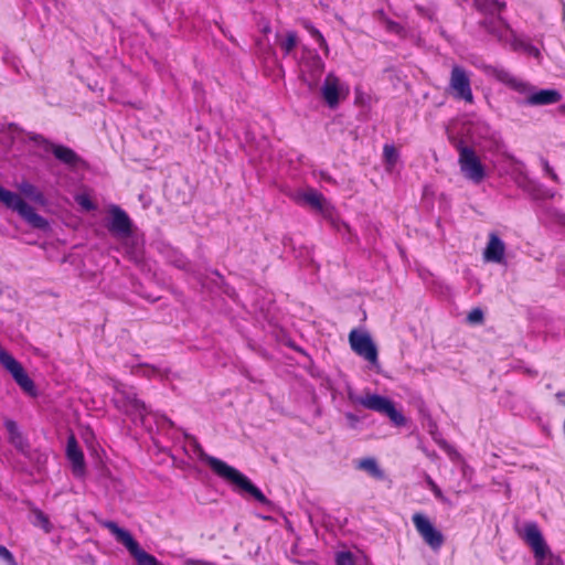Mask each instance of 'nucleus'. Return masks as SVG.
Listing matches in <instances>:
<instances>
[{
    "label": "nucleus",
    "mask_w": 565,
    "mask_h": 565,
    "mask_svg": "<svg viewBox=\"0 0 565 565\" xmlns=\"http://www.w3.org/2000/svg\"><path fill=\"white\" fill-rule=\"evenodd\" d=\"M486 73L502 83L510 89L524 97L523 104L527 106H546L558 103L562 95L557 89H536L529 82L513 75L503 67L487 66Z\"/></svg>",
    "instance_id": "nucleus-1"
},
{
    "label": "nucleus",
    "mask_w": 565,
    "mask_h": 565,
    "mask_svg": "<svg viewBox=\"0 0 565 565\" xmlns=\"http://www.w3.org/2000/svg\"><path fill=\"white\" fill-rule=\"evenodd\" d=\"M204 461L217 477L230 483L238 493L248 494L260 504H270V501L266 498L262 490L256 487L248 477H246L236 468L227 465L225 461L216 457L209 455L204 456Z\"/></svg>",
    "instance_id": "nucleus-2"
},
{
    "label": "nucleus",
    "mask_w": 565,
    "mask_h": 565,
    "mask_svg": "<svg viewBox=\"0 0 565 565\" xmlns=\"http://www.w3.org/2000/svg\"><path fill=\"white\" fill-rule=\"evenodd\" d=\"M295 57L297 58L299 79L307 85L310 92H313L317 89L324 72V62L316 50L305 45L301 47L300 56L295 55Z\"/></svg>",
    "instance_id": "nucleus-3"
},
{
    "label": "nucleus",
    "mask_w": 565,
    "mask_h": 565,
    "mask_svg": "<svg viewBox=\"0 0 565 565\" xmlns=\"http://www.w3.org/2000/svg\"><path fill=\"white\" fill-rule=\"evenodd\" d=\"M458 152V164L461 174L475 184L481 183L486 177V167L472 147L465 143L462 139L451 141Z\"/></svg>",
    "instance_id": "nucleus-4"
},
{
    "label": "nucleus",
    "mask_w": 565,
    "mask_h": 565,
    "mask_svg": "<svg viewBox=\"0 0 565 565\" xmlns=\"http://www.w3.org/2000/svg\"><path fill=\"white\" fill-rule=\"evenodd\" d=\"M520 537L532 550L537 565H554L558 561V557L553 555L535 522L525 523L522 532H520Z\"/></svg>",
    "instance_id": "nucleus-5"
},
{
    "label": "nucleus",
    "mask_w": 565,
    "mask_h": 565,
    "mask_svg": "<svg viewBox=\"0 0 565 565\" xmlns=\"http://www.w3.org/2000/svg\"><path fill=\"white\" fill-rule=\"evenodd\" d=\"M0 202L8 209L18 212V214L32 227L38 230H46L49 222L38 214L35 210L29 205L19 194L6 190L0 185Z\"/></svg>",
    "instance_id": "nucleus-6"
},
{
    "label": "nucleus",
    "mask_w": 565,
    "mask_h": 565,
    "mask_svg": "<svg viewBox=\"0 0 565 565\" xmlns=\"http://www.w3.org/2000/svg\"><path fill=\"white\" fill-rule=\"evenodd\" d=\"M103 526L107 529L122 544L138 565H161V563L151 554L143 551L131 533L118 526L114 521H105Z\"/></svg>",
    "instance_id": "nucleus-7"
},
{
    "label": "nucleus",
    "mask_w": 565,
    "mask_h": 565,
    "mask_svg": "<svg viewBox=\"0 0 565 565\" xmlns=\"http://www.w3.org/2000/svg\"><path fill=\"white\" fill-rule=\"evenodd\" d=\"M114 404L117 409L124 412L128 416L139 417L141 420L149 414V409L145 402L138 398L134 387L117 384L115 386Z\"/></svg>",
    "instance_id": "nucleus-8"
},
{
    "label": "nucleus",
    "mask_w": 565,
    "mask_h": 565,
    "mask_svg": "<svg viewBox=\"0 0 565 565\" xmlns=\"http://www.w3.org/2000/svg\"><path fill=\"white\" fill-rule=\"evenodd\" d=\"M354 402L363 406L364 408L387 416L390 420L397 427L406 425V417L403 415L402 412L396 409L394 402L385 396L367 393L364 396L355 398Z\"/></svg>",
    "instance_id": "nucleus-9"
},
{
    "label": "nucleus",
    "mask_w": 565,
    "mask_h": 565,
    "mask_svg": "<svg viewBox=\"0 0 565 565\" xmlns=\"http://www.w3.org/2000/svg\"><path fill=\"white\" fill-rule=\"evenodd\" d=\"M448 93L458 100L473 104L470 73L460 65H454L449 76Z\"/></svg>",
    "instance_id": "nucleus-10"
},
{
    "label": "nucleus",
    "mask_w": 565,
    "mask_h": 565,
    "mask_svg": "<svg viewBox=\"0 0 565 565\" xmlns=\"http://www.w3.org/2000/svg\"><path fill=\"white\" fill-rule=\"evenodd\" d=\"M0 364L11 374L21 390L30 396H36V388L22 364L0 345Z\"/></svg>",
    "instance_id": "nucleus-11"
},
{
    "label": "nucleus",
    "mask_w": 565,
    "mask_h": 565,
    "mask_svg": "<svg viewBox=\"0 0 565 565\" xmlns=\"http://www.w3.org/2000/svg\"><path fill=\"white\" fill-rule=\"evenodd\" d=\"M413 524L423 541L433 550H439L444 542V535L438 531L427 516L416 512L412 516Z\"/></svg>",
    "instance_id": "nucleus-12"
},
{
    "label": "nucleus",
    "mask_w": 565,
    "mask_h": 565,
    "mask_svg": "<svg viewBox=\"0 0 565 565\" xmlns=\"http://www.w3.org/2000/svg\"><path fill=\"white\" fill-rule=\"evenodd\" d=\"M349 343L353 352L370 363H376L379 353L371 335L366 332H359L356 329L349 333Z\"/></svg>",
    "instance_id": "nucleus-13"
},
{
    "label": "nucleus",
    "mask_w": 565,
    "mask_h": 565,
    "mask_svg": "<svg viewBox=\"0 0 565 565\" xmlns=\"http://www.w3.org/2000/svg\"><path fill=\"white\" fill-rule=\"evenodd\" d=\"M31 140L45 151L52 152L54 157L64 164L76 167L81 162V157L70 147L53 143L42 135H34L31 137Z\"/></svg>",
    "instance_id": "nucleus-14"
},
{
    "label": "nucleus",
    "mask_w": 565,
    "mask_h": 565,
    "mask_svg": "<svg viewBox=\"0 0 565 565\" xmlns=\"http://www.w3.org/2000/svg\"><path fill=\"white\" fill-rule=\"evenodd\" d=\"M109 214L108 231L116 236L129 237L132 234V222L127 212L118 205H111Z\"/></svg>",
    "instance_id": "nucleus-15"
},
{
    "label": "nucleus",
    "mask_w": 565,
    "mask_h": 565,
    "mask_svg": "<svg viewBox=\"0 0 565 565\" xmlns=\"http://www.w3.org/2000/svg\"><path fill=\"white\" fill-rule=\"evenodd\" d=\"M321 95L329 108H335L341 98H345L348 89L342 94V87L339 77L334 73H329L321 87Z\"/></svg>",
    "instance_id": "nucleus-16"
},
{
    "label": "nucleus",
    "mask_w": 565,
    "mask_h": 565,
    "mask_svg": "<svg viewBox=\"0 0 565 565\" xmlns=\"http://www.w3.org/2000/svg\"><path fill=\"white\" fill-rule=\"evenodd\" d=\"M66 456L72 462L73 472L76 476H82L85 471V459L82 449L74 435L67 438Z\"/></svg>",
    "instance_id": "nucleus-17"
},
{
    "label": "nucleus",
    "mask_w": 565,
    "mask_h": 565,
    "mask_svg": "<svg viewBox=\"0 0 565 565\" xmlns=\"http://www.w3.org/2000/svg\"><path fill=\"white\" fill-rule=\"evenodd\" d=\"M4 427L8 431L9 443L20 452L25 454L30 445L23 434L19 430L17 423L13 419L7 418L4 420Z\"/></svg>",
    "instance_id": "nucleus-18"
},
{
    "label": "nucleus",
    "mask_w": 565,
    "mask_h": 565,
    "mask_svg": "<svg viewBox=\"0 0 565 565\" xmlns=\"http://www.w3.org/2000/svg\"><path fill=\"white\" fill-rule=\"evenodd\" d=\"M298 203H305L312 207L315 211L324 213L328 209V203L322 193L315 189L305 191L297 196Z\"/></svg>",
    "instance_id": "nucleus-19"
},
{
    "label": "nucleus",
    "mask_w": 565,
    "mask_h": 565,
    "mask_svg": "<svg viewBox=\"0 0 565 565\" xmlns=\"http://www.w3.org/2000/svg\"><path fill=\"white\" fill-rule=\"evenodd\" d=\"M505 246L495 233L489 235V242L484 249V258L489 262L501 263L504 258Z\"/></svg>",
    "instance_id": "nucleus-20"
},
{
    "label": "nucleus",
    "mask_w": 565,
    "mask_h": 565,
    "mask_svg": "<svg viewBox=\"0 0 565 565\" xmlns=\"http://www.w3.org/2000/svg\"><path fill=\"white\" fill-rule=\"evenodd\" d=\"M480 26L498 40H501L508 31V25L500 17H487L480 22Z\"/></svg>",
    "instance_id": "nucleus-21"
},
{
    "label": "nucleus",
    "mask_w": 565,
    "mask_h": 565,
    "mask_svg": "<svg viewBox=\"0 0 565 565\" xmlns=\"http://www.w3.org/2000/svg\"><path fill=\"white\" fill-rule=\"evenodd\" d=\"M19 191L26 198L31 199L36 203H43L44 196L41 191L38 190L35 185L28 181H23L19 185Z\"/></svg>",
    "instance_id": "nucleus-22"
},
{
    "label": "nucleus",
    "mask_w": 565,
    "mask_h": 565,
    "mask_svg": "<svg viewBox=\"0 0 565 565\" xmlns=\"http://www.w3.org/2000/svg\"><path fill=\"white\" fill-rule=\"evenodd\" d=\"M285 56L290 55L298 45V35L295 31H288L285 39L279 42Z\"/></svg>",
    "instance_id": "nucleus-23"
},
{
    "label": "nucleus",
    "mask_w": 565,
    "mask_h": 565,
    "mask_svg": "<svg viewBox=\"0 0 565 565\" xmlns=\"http://www.w3.org/2000/svg\"><path fill=\"white\" fill-rule=\"evenodd\" d=\"M32 512L34 513L35 516L34 525L42 527L45 533H51L53 526L50 522L49 516L40 509H33Z\"/></svg>",
    "instance_id": "nucleus-24"
},
{
    "label": "nucleus",
    "mask_w": 565,
    "mask_h": 565,
    "mask_svg": "<svg viewBox=\"0 0 565 565\" xmlns=\"http://www.w3.org/2000/svg\"><path fill=\"white\" fill-rule=\"evenodd\" d=\"M383 157L387 164L394 166L398 160V152L393 145H384Z\"/></svg>",
    "instance_id": "nucleus-25"
},
{
    "label": "nucleus",
    "mask_w": 565,
    "mask_h": 565,
    "mask_svg": "<svg viewBox=\"0 0 565 565\" xmlns=\"http://www.w3.org/2000/svg\"><path fill=\"white\" fill-rule=\"evenodd\" d=\"M335 564L337 565H356V562H355V557L352 552L344 551V552L337 553Z\"/></svg>",
    "instance_id": "nucleus-26"
},
{
    "label": "nucleus",
    "mask_w": 565,
    "mask_h": 565,
    "mask_svg": "<svg viewBox=\"0 0 565 565\" xmlns=\"http://www.w3.org/2000/svg\"><path fill=\"white\" fill-rule=\"evenodd\" d=\"M484 320L483 311L480 308L472 309L467 317V321L471 324H480Z\"/></svg>",
    "instance_id": "nucleus-27"
},
{
    "label": "nucleus",
    "mask_w": 565,
    "mask_h": 565,
    "mask_svg": "<svg viewBox=\"0 0 565 565\" xmlns=\"http://www.w3.org/2000/svg\"><path fill=\"white\" fill-rule=\"evenodd\" d=\"M425 481L428 486V488L430 489V491L434 493V495L440 500V501H445V497L443 494V491L440 490V488L438 487V484L433 480V478L429 476V475H426L425 477Z\"/></svg>",
    "instance_id": "nucleus-28"
},
{
    "label": "nucleus",
    "mask_w": 565,
    "mask_h": 565,
    "mask_svg": "<svg viewBox=\"0 0 565 565\" xmlns=\"http://www.w3.org/2000/svg\"><path fill=\"white\" fill-rule=\"evenodd\" d=\"M541 166L545 172V175L550 177L554 182L559 183V178L554 169L550 166L545 158L540 159Z\"/></svg>",
    "instance_id": "nucleus-29"
},
{
    "label": "nucleus",
    "mask_w": 565,
    "mask_h": 565,
    "mask_svg": "<svg viewBox=\"0 0 565 565\" xmlns=\"http://www.w3.org/2000/svg\"><path fill=\"white\" fill-rule=\"evenodd\" d=\"M385 26H386L387 31L396 33V34H399L403 32V26L393 20H386Z\"/></svg>",
    "instance_id": "nucleus-30"
},
{
    "label": "nucleus",
    "mask_w": 565,
    "mask_h": 565,
    "mask_svg": "<svg viewBox=\"0 0 565 565\" xmlns=\"http://www.w3.org/2000/svg\"><path fill=\"white\" fill-rule=\"evenodd\" d=\"M302 26L308 31V33L316 40L322 33L309 21H303Z\"/></svg>",
    "instance_id": "nucleus-31"
},
{
    "label": "nucleus",
    "mask_w": 565,
    "mask_h": 565,
    "mask_svg": "<svg viewBox=\"0 0 565 565\" xmlns=\"http://www.w3.org/2000/svg\"><path fill=\"white\" fill-rule=\"evenodd\" d=\"M77 202L86 211H92V210H95V207H96V205L87 196H79Z\"/></svg>",
    "instance_id": "nucleus-32"
},
{
    "label": "nucleus",
    "mask_w": 565,
    "mask_h": 565,
    "mask_svg": "<svg viewBox=\"0 0 565 565\" xmlns=\"http://www.w3.org/2000/svg\"><path fill=\"white\" fill-rule=\"evenodd\" d=\"M360 467L371 472L377 471V465L374 459H364L361 461Z\"/></svg>",
    "instance_id": "nucleus-33"
},
{
    "label": "nucleus",
    "mask_w": 565,
    "mask_h": 565,
    "mask_svg": "<svg viewBox=\"0 0 565 565\" xmlns=\"http://www.w3.org/2000/svg\"><path fill=\"white\" fill-rule=\"evenodd\" d=\"M0 556L8 563L14 562L13 554L3 545H0Z\"/></svg>",
    "instance_id": "nucleus-34"
},
{
    "label": "nucleus",
    "mask_w": 565,
    "mask_h": 565,
    "mask_svg": "<svg viewBox=\"0 0 565 565\" xmlns=\"http://www.w3.org/2000/svg\"><path fill=\"white\" fill-rule=\"evenodd\" d=\"M316 41L318 42L319 46L322 49V51H323L324 55H326V56H328V55H329L330 50H329V46H328V43H327V41H326L324 36L321 34V35H319V36L316 39Z\"/></svg>",
    "instance_id": "nucleus-35"
},
{
    "label": "nucleus",
    "mask_w": 565,
    "mask_h": 565,
    "mask_svg": "<svg viewBox=\"0 0 565 565\" xmlns=\"http://www.w3.org/2000/svg\"><path fill=\"white\" fill-rule=\"evenodd\" d=\"M316 41L318 42L319 46L322 49V51H323L324 55H326V56H328V55H329L330 50H329V46H328V43H327V41H326L324 36L321 34V35H319V36L316 39Z\"/></svg>",
    "instance_id": "nucleus-36"
},
{
    "label": "nucleus",
    "mask_w": 565,
    "mask_h": 565,
    "mask_svg": "<svg viewBox=\"0 0 565 565\" xmlns=\"http://www.w3.org/2000/svg\"><path fill=\"white\" fill-rule=\"evenodd\" d=\"M525 51L530 54V55H533L535 57L540 56V51L537 47H535L534 45L532 44H526L525 45Z\"/></svg>",
    "instance_id": "nucleus-37"
},
{
    "label": "nucleus",
    "mask_w": 565,
    "mask_h": 565,
    "mask_svg": "<svg viewBox=\"0 0 565 565\" xmlns=\"http://www.w3.org/2000/svg\"><path fill=\"white\" fill-rule=\"evenodd\" d=\"M186 565H214L211 562L203 561V559H188Z\"/></svg>",
    "instance_id": "nucleus-38"
},
{
    "label": "nucleus",
    "mask_w": 565,
    "mask_h": 565,
    "mask_svg": "<svg viewBox=\"0 0 565 565\" xmlns=\"http://www.w3.org/2000/svg\"><path fill=\"white\" fill-rule=\"evenodd\" d=\"M555 397L559 405L565 406V392L556 393Z\"/></svg>",
    "instance_id": "nucleus-39"
},
{
    "label": "nucleus",
    "mask_w": 565,
    "mask_h": 565,
    "mask_svg": "<svg viewBox=\"0 0 565 565\" xmlns=\"http://www.w3.org/2000/svg\"><path fill=\"white\" fill-rule=\"evenodd\" d=\"M347 418L350 419L351 422H356L358 420V417L353 414H347Z\"/></svg>",
    "instance_id": "nucleus-40"
}]
</instances>
